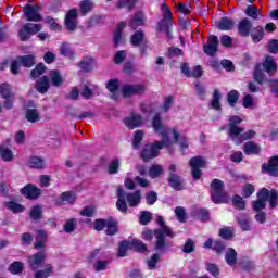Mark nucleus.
Wrapping results in <instances>:
<instances>
[{
  "mask_svg": "<svg viewBox=\"0 0 278 278\" xmlns=\"http://www.w3.org/2000/svg\"><path fill=\"white\" fill-rule=\"evenodd\" d=\"M152 129L161 138V142L157 143L160 149H170L173 144H179L180 149L190 147V141L186 136L181 135L179 127L166 128L160 115H155L152 118Z\"/></svg>",
  "mask_w": 278,
  "mask_h": 278,
  "instance_id": "obj_1",
  "label": "nucleus"
},
{
  "mask_svg": "<svg viewBox=\"0 0 278 278\" xmlns=\"http://www.w3.org/2000/svg\"><path fill=\"white\" fill-rule=\"evenodd\" d=\"M141 199H142V195L140 191H136L132 193H125L123 189L118 188L116 207L119 212L125 213L127 212V203L129 207H138V205H140Z\"/></svg>",
  "mask_w": 278,
  "mask_h": 278,
  "instance_id": "obj_2",
  "label": "nucleus"
},
{
  "mask_svg": "<svg viewBox=\"0 0 278 278\" xmlns=\"http://www.w3.org/2000/svg\"><path fill=\"white\" fill-rule=\"evenodd\" d=\"M277 190L268 191V189L263 188L257 193V200L252 202V207L255 210V212H260L266 207L267 201H269L270 207H275L277 205Z\"/></svg>",
  "mask_w": 278,
  "mask_h": 278,
  "instance_id": "obj_3",
  "label": "nucleus"
},
{
  "mask_svg": "<svg viewBox=\"0 0 278 278\" xmlns=\"http://www.w3.org/2000/svg\"><path fill=\"white\" fill-rule=\"evenodd\" d=\"M156 223L160 225V228L154 230V237L156 239L155 249L157 251H164V249L168 247V243H166V238H173L175 232H173V230L166 226V224H164L162 216L157 217Z\"/></svg>",
  "mask_w": 278,
  "mask_h": 278,
  "instance_id": "obj_4",
  "label": "nucleus"
},
{
  "mask_svg": "<svg viewBox=\"0 0 278 278\" xmlns=\"http://www.w3.org/2000/svg\"><path fill=\"white\" fill-rule=\"evenodd\" d=\"M242 121H244V118L238 115H231L228 117V136L231 140L238 141L239 134L244 132V128L238 126Z\"/></svg>",
  "mask_w": 278,
  "mask_h": 278,
  "instance_id": "obj_5",
  "label": "nucleus"
},
{
  "mask_svg": "<svg viewBox=\"0 0 278 278\" xmlns=\"http://www.w3.org/2000/svg\"><path fill=\"white\" fill-rule=\"evenodd\" d=\"M161 12L163 18L157 23V31H165L167 36H170V25H173V13L166 4H161Z\"/></svg>",
  "mask_w": 278,
  "mask_h": 278,
  "instance_id": "obj_6",
  "label": "nucleus"
},
{
  "mask_svg": "<svg viewBox=\"0 0 278 278\" xmlns=\"http://www.w3.org/2000/svg\"><path fill=\"white\" fill-rule=\"evenodd\" d=\"M211 199L217 205L220 203H227V194L223 191V181L215 179L211 184Z\"/></svg>",
  "mask_w": 278,
  "mask_h": 278,
  "instance_id": "obj_7",
  "label": "nucleus"
},
{
  "mask_svg": "<svg viewBox=\"0 0 278 278\" xmlns=\"http://www.w3.org/2000/svg\"><path fill=\"white\" fill-rule=\"evenodd\" d=\"M22 66H25L26 68H31L34 64H36V55L28 54L24 56H18L15 61L11 63V73L13 75H16L18 73V70Z\"/></svg>",
  "mask_w": 278,
  "mask_h": 278,
  "instance_id": "obj_8",
  "label": "nucleus"
},
{
  "mask_svg": "<svg viewBox=\"0 0 278 278\" xmlns=\"http://www.w3.org/2000/svg\"><path fill=\"white\" fill-rule=\"evenodd\" d=\"M42 30L41 24L27 23L20 29V38L21 40H29L31 36L38 34V31Z\"/></svg>",
  "mask_w": 278,
  "mask_h": 278,
  "instance_id": "obj_9",
  "label": "nucleus"
},
{
  "mask_svg": "<svg viewBox=\"0 0 278 278\" xmlns=\"http://www.w3.org/2000/svg\"><path fill=\"white\" fill-rule=\"evenodd\" d=\"M42 7L40 4L29 5L27 4L24 9V14L27 21L33 23H40L42 15L40 14Z\"/></svg>",
  "mask_w": 278,
  "mask_h": 278,
  "instance_id": "obj_10",
  "label": "nucleus"
},
{
  "mask_svg": "<svg viewBox=\"0 0 278 278\" xmlns=\"http://www.w3.org/2000/svg\"><path fill=\"white\" fill-rule=\"evenodd\" d=\"M161 141H155L152 144H147L143 150L141 151V157L142 160H153L154 157H157V155H160V150L165 149V148H160V143Z\"/></svg>",
  "mask_w": 278,
  "mask_h": 278,
  "instance_id": "obj_11",
  "label": "nucleus"
},
{
  "mask_svg": "<svg viewBox=\"0 0 278 278\" xmlns=\"http://www.w3.org/2000/svg\"><path fill=\"white\" fill-rule=\"evenodd\" d=\"M189 164L192 168V177L193 179H201V169L205 166V159L202 156H194L189 161Z\"/></svg>",
  "mask_w": 278,
  "mask_h": 278,
  "instance_id": "obj_12",
  "label": "nucleus"
},
{
  "mask_svg": "<svg viewBox=\"0 0 278 278\" xmlns=\"http://www.w3.org/2000/svg\"><path fill=\"white\" fill-rule=\"evenodd\" d=\"M147 91V87L141 84L125 85L122 89L124 97H134V94H143Z\"/></svg>",
  "mask_w": 278,
  "mask_h": 278,
  "instance_id": "obj_13",
  "label": "nucleus"
},
{
  "mask_svg": "<svg viewBox=\"0 0 278 278\" xmlns=\"http://www.w3.org/2000/svg\"><path fill=\"white\" fill-rule=\"evenodd\" d=\"M78 68L84 73H90L93 68H97V61L90 55L83 56V59L77 63Z\"/></svg>",
  "mask_w": 278,
  "mask_h": 278,
  "instance_id": "obj_14",
  "label": "nucleus"
},
{
  "mask_svg": "<svg viewBox=\"0 0 278 278\" xmlns=\"http://www.w3.org/2000/svg\"><path fill=\"white\" fill-rule=\"evenodd\" d=\"M262 170L271 177H278V155L269 159L267 164H263Z\"/></svg>",
  "mask_w": 278,
  "mask_h": 278,
  "instance_id": "obj_15",
  "label": "nucleus"
},
{
  "mask_svg": "<svg viewBox=\"0 0 278 278\" xmlns=\"http://www.w3.org/2000/svg\"><path fill=\"white\" fill-rule=\"evenodd\" d=\"M45 260H47V253L45 252H37L36 254L30 255L28 257V264L31 270H38L40 265L45 263Z\"/></svg>",
  "mask_w": 278,
  "mask_h": 278,
  "instance_id": "obj_16",
  "label": "nucleus"
},
{
  "mask_svg": "<svg viewBox=\"0 0 278 278\" xmlns=\"http://www.w3.org/2000/svg\"><path fill=\"white\" fill-rule=\"evenodd\" d=\"M21 193L26 199H38V197H40V194H42V191L38 187H36L31 184H28L24 188L21 189Z\"/></svg>",
  "mask_w": 278,
  "mask_h": 278,
  "instance_id": "obj_17",
  "label": "nucleus"
},
{
  "mask_svg": "<svg viewBox=\"0 0 278 278\" xmlns=\"http://www.w3.org/2000/svg\"><path fill=\"white\" fill-rule=\"evenodd\" d=\"M124 125L128 129H136L142 125V116L138 113H131L128 117L124 119Z\"/></svg>",
  "mask_w": 278,
  "mask_h": 278,
  "instance_id": "obj_18",
  "label": "nucleus"
},
{
  "mask_svg": "<svg viewBox=\"0 0 278 278\" xmlns=\"http://www.w3.org/2000/svg\"><path fill=\"white\" fill-rule=\"evenodd\" d=\"M65 25L70 31H75L77 29V10L72 9L67 12L65 16Z\"/></svg>",
  "mask_w": 278,
  "mask_h": 278,
  "instance_id": "obj_19",
  "label": "nucleus"
},
{
  "mask_svg": "<svg viewBox=\"0 0 278 278\" xmlns=\"http://www.w3.org/2000/svg\"><path fill=\"white\" fill-rule=\"evenodd\" d=\"M218 37H216V35H212L208 38V43L204 45V53H206V55H214L216 51H218Z\"/></svg>",
  "mask_w": 278,
  "mask_h": 278,
  "instance_id": "obj_20",
  "label": "nucleus"
},
{
  "mask_svg": "<svg viewBox=\"0 0 278 278\" xmlns=\"http://www.w3.org/2000/svg\"><path fill=\"white\" fill-rule=\"evenodd\" d=\"M261 152H262V147H260V144L253 141H248L243 146V153L245 155H260Z\"/></svg>",
  "mask_w": 278,
  "mask_h": 278,
  "instance_id": "obj_21",
  "label": "nucleus"
},
{
  "mask_svg": "<svg viewBox=\"0 0 278 278\" xmlns=\"http://www.w3.org/2000/svg\"><path fill=\"white\" fill-rule=\"evenodd\" d=\"M251 29H253V24L251 21H249V18H243L238 25V33L244 38L251 34Z\"/></svg>",
  "mask_w": 278,
  "mask_h": 278,
  "instance_id": "obj_22",
  "label": "nucleus"
},
{
  "mask_svg": "<svg viewBox=\"0 0 278 278\" xmlns=\"http://www.w3.org/2000/svg\"><path fill=\"white\" fill-rule=\"evenodd\" d=\"M263 68L268 75H275L277 73V62L273 56H266Z\"/></svg>",
  "mask_w": 278,
  "mask_h": 278,
  "instance_id": "obj_23",
  "label": "nucleus"
},
{
  "mask_svg": "<svg viewBox=\"0 0 278 278\" xmlns=\"http://www.w3.org/2000/svg\"><path fill=\"white\" fill-rule=\"evenodd\" d=\"M118 80L117 79H111L106 84V88L109 92L111 93V99L116 101L121 97V92H118Z\"/></svg>",
  "mask_w": 278,
  "mask_h": 278,
  "instance_id": "obj_24",
  "label": "nucleus"
},
{
  "mask_svg": "<svg viewBox=\"0 0 278 278\" xmlns=\"http://www.w3.org/2000/svg\"><path fill=\"white\" fill-rule=\"evenodd\" d=\"M34 247L37 251H40V249H45L47 247V231L45 230L37 231V237H36Z\"/></svg>",
  "mask_w": 278,
  "mask_h": 278,
  "instance_id": "obj_25",
  "label": "nucleus"
},
{
  "mask_svg": "<svg viewBox=\"0 0 278 278\" xmlns=\"http://www.w3.org/2000/svg\"><path fill=\"white\" fill-rule=\"evenodd\" d=\"M97 92V86L88 83L80 86V94L84 99H90Z\"/></svg>",
  "mask_w": 278,
  "mask_h": 278,
  "instance_id": "obj_26",
  "label": "nucleus"
},
{
  "mask_svg": "<svg viewBox=\"0 0 278 278\" xmlns=\"http://www.w3.org/2000/svg\"><path fill=\"white\" fill-rule=\"evenodd\" d=\"M225 261L228 266H236L238 264V252L233 248H228L225 252Z\"/></svg>",
  "mask_w": 278,
  "mask_h": 278,
  "instance_id": "obj_27",
  "label": "nucleus"
},
{
  "mask_svg": "<svg viewBox=\"0 0 278 278\" xmlns=\"http://www.w3.org/2000/svg\"><path fill=\"white\" fill-rule=\"evenodd\" d=\"M216 27H217V29H220L222 31H230V29L236 27V22H233V20H230L228 17H223L216 24Z\"/></svg>",
  "mask_w": 278,
  "mask_h": 278,
  "instance_id": "obj_28",
  "label": "nucleus"
},
{
  "mask_svg": "<svg viewBox=\"0 0 278 278\" xmlns=\"http://www.w3.org/2000/svg\"><path fill=\"white\" fill-rule=\"evenodd\" d=\"M35 88L37 92H40V94H45V92L49 90V78L47 76L39 78L35 84Z\"/></svg>",
  "mask_w": 278,
  "mask_h": 278,
  "instance_id": "obj_29",
  "label": "nucleus"
},
{
  "mask_svg": "<svg viewBox=\"0 0 278 278\" xmlns=\"http://www.w3.org/2000/svg\"><path fill=\"white\" fill-rule=\"evenodd\" d=\"M60 53L61 55H64V58H68V60H73L75 58V50H73V47H71V43L63 42L60 47Z\"/></svg>",
  "mask_w": 278,
  "mask_h": 278,
  "instance_id": "obj_30",
  "label": "nucleus"
},
{
  "mask_svg": "<svg viewBox=\"0 0 278 278\" xmlns=\"http://www.w3.org/2000/svg\"><path fill=\"white\" fill-rule=\"evenodd\" d=\"M53 275V265L47 264L43 269H39L35 273L34 278H47Z\"/></svg>",
  "mask_w": 278,
  "mask_h": 278,
  "instance_id": "obj_31",
  "label": "nucleus"
},
{
  "mask_svg": "<svg viewBox=\"0 0 278 278\" xmlns=\"http://www.w3.org/2000/svg\"><path fill=\"white\" fill-rule=\"evenodd\" d=\"M220 99H223V94H220V92H218V90H215L213 92L211 108L213 110H216L217 112H220L223 110V108L220 106Z\"/></svg>",
  "mask_w": 278,
  "mask_h": 278,
  "instance_id": "obj_32",
  "label": "nucleus"
},
{
  "mask_svg": "<svg viewBox=\"0 0 278 278\" xmlns=\"http://www.w3.org/2000/svg\"><path fill=\"white\" fill-rule=\"evenodd\" d=\"M252 138H255V130H248L247 132H241L237 137V141L232 140L235 144H242L244 140H252Z\"/></svg>",
  "mask_w": 278,
  "mask_h": 278,
  "instance_id": "obj_33",
  "label": "nucleus"
},
{
  "mask_svg": "<svg viewBox=\"0 0 278 278\" xmlns=\"http://www.w3.org/2000/svg\"><path fill=\"white\" fill-rule=\"evenodd\" d=\"M168 184L170 186V188H173L174 190H181V177H179L176 174H170L169 178H168Z\"/></svg>",
  "mask_w": 278,
  "mask_h": 278,
  "instance_id": "obj_34",
  "label": "nucleus"
},
{
  "mask_svg": "<svg viewBox=\"0 0 278 278\" xmlns=\"http://www.w3.org/2000/svg\"><path fill=\"white\" fill-rule=\"evenodd\" d=\"M26 121H28V123L40 122V112H38L36 109H28L26 111Z\"/></svg>",
  "mask_w": 278,
  "mask_h": 278,
  "instance_id": "obj_35",
  "label": "nucleus"
},
{
  "mask_svg": "<svg viewBox=\"0 0 278 278\" xmlns=\"http://www.w3.org/2000/svg\"><path fill=\"white\" fill-rule=\"evenodd\" d=\"M0 157H2L4 162H12V160H14V153L10 148L0 146Z\"/></svg>",
  "mask_w": 278,
  "mask_h": 278,
  "instance_id": "obj_36",
  "label": "nucleus"
},
{
  "mask_svg": "<svg viewBox=\"0 0 278 278\" xmlns=\"http://www.w3.org/2000/svg\"><path fill=\"white\" fill-rule=\"evenodd\" d=\"M254 79L257 81V84H264L265 81H268L266 74H264V70H262V65L256 66L254 70Z\"/></svg>",
  "mask_w": 278,
  "mask_h": 278,
  "instance_id": "obj_37",
  "label": "nucleus"
},
{
  "mask_svg": "<svg viewBox=\"0 0 278 278\" xmlns=\"http://www.w3.org/2000/svg\"><path fill=\"white\" fill-rule=\"evenodd\" d=\"M60 199H61L60 205H62V203H64V201L66 203L73 204L77 200V195L73 191H66L61 194Z\"/></svg>",
  "mask_w": 278,
  "mask_h": 278,
  "instance_id": "obj_38",
  "label": "nucleus"
},
{
  "mask_svg": "<svg viewBox=\"0 0 278 278\" xmlns=\"http://www.w3.org/2000/svg\"><path fill=\"white\" fill-rule=\"evenodd\" d=\"M5 207L10 212H13V214H21V212H25V206L16 203V202H7Z\"/></svg>",
  "mask_w": 278,
  "mask_h": 278,
  "instance_id": "obj_39",
  "label": "nucleus"
},
{
  "mask_svg": "<svg viewBox=\"0 0 278 278\" xmlns=\"http://www.w3.org/2000/svg\"><path fill=\"white\" fill-rule=\"evenodd\" d=\"M29 168H42L45 166V160L39 156H31L28 160Z\"/></svg>",
  "mask_w": 278,
  "mask_h": 278,
  "instance_id": "obj_40",
  "label": "nucleus"
},
{
  "mask_svg": "<svg viewBox=\"0 0 278 278\" xmlns=\"http://www.w3.org/2000/svg\"><path fill=\"white\" fill-rule=\"evenodd\" d=\"M50 81L54 86H62L64 84V79L62 78V75L58 71H51L50 72Z\"/></svg>",
  "mask_w": 278,
  "mask_h": 278,
  "instance_id": "obj_41",
  "label": "nucleus"
},
{
  "mask_svg": "<svg viewBox=\"0 0 278 278\" xmlns=\"http://www.w3.org/2000/svg\"><path fill=\"white\" fill-rule=\"evenodd\" d=\"M163 173L164 167H162V165H152L149 169V177L156 179V177H160Z\"/></svg>",
  "mask_w": 278,
  "mask_h": 278,
  "instance_id": "obj_42",
  "label": "nucleus"
},
{
  "mask_svg": "<svg viewBox=\"0 0 278 278\" xmlns=\"http://www.w3.org/2000/svg\"><path fill=\"white\" fill-rule=\"evenodd\" d=\"M238 99H240V92L236 90H231L227 94V101L230 108H236V103H238Z\"/></svg>",
  "mask_w": 278,
  "mask_h": 278,
  "instance_id": "obj_43",
  "label": "nucleus"
},
{
  "mask_svg": "<svg viewBox=\"0 0 278 278\" xmlns=\"http://www.w3.org/2000/svg\"><path fill=\"white\" fill-rule=\"evenodd\" d=\"M63 229L65 233H73V231L77 229V219L75 218L67 219L63 226Z\"/></svg>",
  "mask_w": 278,
  "mask_h": 278,
  "instance_id": "obj_44",
  "label": "nucleus"
},
{
  "mask_svg": "<svg viewBox=\"0 0 278 278\" xmlns=\"http://www.w3.org/2000/svg\"><path fill=\"white\" fill-rule=\"evenodd\" d=\"M118 168H121V159H114L108 166L109 175H116Z\"/></svg>",
  "mask_w": 278,
  "mask_h": 278,
  "instance_id": "obj_45",
  "label": "nucleus"
},
{
  "mask_svg": "<svg viewBox=\"0 0 278 278\" xmlns=\"http://www.w3.org/2000/svg\"><path fill=\"white\" fill-rule=\"evenodd\" d=\"M140 25H144V14L139 12L135 14L134 20L130 22V27L136 29L137 27H140Z\"/></svg>",
  "mask_w": 278,
  "mask_h": 278,
  "instance_id": "obj_46",
  "label": "nucleus"
},
{
  "mask_svg": "<svg viewBox=\"0 0 278 278\" xmlns=\"http://www.w3.org/2000/svg\"><path fill=\"white\" fill-rule=\"evenodd\" d=\"M0 94L2 99L12 98V87L8 83L0 85Z\"/></svg>",
  "mask_w": 278,
  "mask_h": 278,
  "instance_id": "obj_47",
  "label": "nucleus"
},
{
  "mask_svg": "<svg viewBox=\"0 0 278 278\" xmlns=\"http://www.w3.org/2000/svg\"><path fill=\"white\" fill-rule=\"evenodd\" d=\"M126 25L127 24H125V22H122L117 25V29L115 30V33L113 35V40H114L115 45L121 43V38L123 36V29H125Z\"/></svg>",
  "mask_w": 278,
  "mask_h": 278,
  "instance_id": "obj_48",
  "label": "nucleus"
},
{
  "mask_svg": "<svg viewBox=\"0 0 278 278\" xmlns=\"http://www.w3.org/2000/svg\"><path fill=\"white\" fill-rule=\"evenodd\" d=\"M106 236H114L118 232V228L116 227V222L114 219H106Z\"/></svg>",
  "mask_w": 278,
  "mask_h": 278,
  "instance_id": "obj_49",
  "label": "nucleus"
},
{
  "mask_svg": "<svg viewBox=\"0 0 278 278\" xmlns=\"http://www.w3.org/2000/svg\"><path fill=\"white\" fill-rule=\"evenodd\" d=\"M245 14L254 21H257V18H260V10L255 5H248V8L245 9Z\"/></svg>",
  "mask_w": 278,
  "mask_h": 278,
  "instance_id": "obj_50",
  "label": "nucleus"
},
{
  "mask_svg": "<svg viewBox=\"0 0 278 278\" xmlns=\"http://www.w3.org/2000/svg\"><path fill=\"white\" fill-rule=\"evenodd\" d=\"M242 105L247 110H253L255 108V99L251 94H245L242 100Z\"/></svg>",
  "mask_w": 278,
  "mask_h": 278,
  "instance_id": "obj_51",
  "label": "nucleus"
},
{
  "mask_svg": "<svg viewBox=\"0 0 278 278\" xmlns=\"http://www.w3.org/2000/svg\"><path fill=\"white\" fill-rule=\"evenodd\" d=\"M173 103H175V97L173 96L165 97L163 104L161 106V112H168V110L173 108Z\"/></svg>",
  "mask_w": 278,
  "mask_h": 278,
  "instance_id": "obj_52",
  "label": "nucleus"
},
{
  "mask_svg": "<svg viewBox=\"0 0 278 278\" xmlns=\"http://www.w3.org/2000/svg\"><path fill=\"white\" fill-rule=\"evenodd\" d=\"M131 249V242L130 241H124L119 244L117 255L118 257H125L127 255V251Z\"/></svg>",
  "mask_w": 278,
  "mask_h": 278,
  "instance_id": "obj_53",
  "label": "nucleus"
},
{
  "mask_svg": "<svg viewBox=\"0 0 278 278\" xmlns=\"http://www.w3.org/2000/svg\"><path fill=\"white\" fill-rule=\"evenodd\" d=\"M94 8V4L90 0H85L80 2V12L83 16H86Z\"/></svg>",
  "mask_w": 278,
  "mask_h": 278,
  "instance_id": "obj_54",
  "label": "nucleus"
},
{
  "mask_svg": "<svg viewBox=\"0 0 278 278\" xmlns=\"http://www.w3.org/2000/svg\"><path fill=\"white\" fill-rule=\"evenodd\" d=\"M264 38V28L256 27L252 30V40L253 42H260Z\"/></svg>",
  "mask_w": 278,
  "mask_h": 278,
  "instance_id": "obj_55",
  "label": "nucleus"
},
{
  "mask_svg": "<svg viewBox=\"0 0 278 278\" xmlns=\"http://www.w3.org/2000/svg\"><path fill=\"white\" fill-rule=\"evenodd\" d=\"M232 205L236 207V210H244L247 207V202L240 195H235L232 199Z\"/></svg>",
  "mask_w": 278,
  "mask_h": 278,
  "instance_id": "obj_56",
  "label": "nucleus"
},
{
  "mask_svg": "<svg viewBox=\"0 0 278 278\" xmlns=\"http://www.w3.org/2000/svg\"><path fill=\"white\" fill-rule=\"evenodd\" d=\"M130 247L131 249H135V251H138L139 253H144V251H147V244H144L140 240H132L130 242Z\"/></svg>",
  "mask_w": 278,
  "mask_h": 278,
  "instance_id": "obj_57",
  "label": "nucleus"
},
{
  "mask_svg": "<svg viewBox=\"0 0 278 278\" xmlns=\"http://www.w3.org/2000/svg\"><path fill=\"white\" fill-rule=\"evenodd\" d=\"M138 3V0H119L117 2V8H127L128 12H131V9Z\"/></svg>",
  "mask_w": 278,
  "mask_h": 278,
  "instance_id": "obj_58",
  "label": "nucleus"
},
{
  "mask_svg": "<svg viewBox=\"0 0 278 278\" xmlns=\"http://www.w3.org/2000/svg\"><path fill=\"white\" fill-rule=\"evenodd\" d=\"M143 38H144V33H142L141 30H137L131 36V45H134V47H138V45H140V42H142Z\"/></svg>",
  "mask_w": 278,
  "mask_h": 278,
  "instance_id": "obj_59",
  "label": "nucleus"
},
{
  "mask_svg": "<svg viewBox=\"0 0 278 278\" xmlns=\"http://www.w3.org/2000/svg\"><path fill=\"white\" fill-rule=\"evenodd\" d=\"M30 218L33 220H40L42 218V206H34L30 211Z\"/></svg>",
  "mask_w": 278,
  "mask_h": 278,
  "instance_id": "obj_60",
  "label": "nucleus"
},
{
  "mask_svg": "<svg viewBox=\"0 0 278 278\" xmlns=\"http://www.w3.org/2000/svg\"><path fill=\"white\" fill-rule=\"evenodd\" d=\"M238 223H239L241 229H243V231H250L251 222L249 220V218L247 216L238 217Z\"/></svg>",
  "mask_w": 278,
  "mask_h": 278,
  "instance_id": "obj_61",
  "label": "nucleus"
},
{
  "mask_svg": "<svg viewBox=\"0 0 278 278\" xmlns=\"http://www.w3.org/2000/svg\"><path fill=\"white\" fill-rule=\"evenodd\" d=\"M152 214L149 211H142L139 216V222L141 225H147L151 223Z\"/></svg>",
  "mask_w": 278,
  "mask_h": 278,
  "instance_id": "obj_62",
  "label": "nucleus"
},
{
  "mask_svg": "<svg viewBox=\"0 0 278 278\" xmlns=\"http://www.w3.org/2000/svg\"><path fill=\"white\" fill-rule=\"evenodd\" d=\"M142 138H144V131L142 130L135 131L134 141H132L135 149H138V147H140V142H142Z\"/></svg>",
  "mask_w": 278,
  "mask_h": 278,
  "instance_id": "obj_63",
  "label": "nucleus"
},
{
  "mask_svg": "<svg viewBox=\"0 0 278 278\" xmlns=\"http://www.w3.org/2000/svg\"><path fill=\"white\" fill-rule=\"evenodd\" d=\"M253 192H255V187L251 184H247L242 188V197H244L245 199H249V197H251V194H253Z\"/></svg>",
  "mask_w": 278,
  "mask_h": 278,
  "instance_id": "obj_64",
  "label": "nucleus"
}]
</instances>
